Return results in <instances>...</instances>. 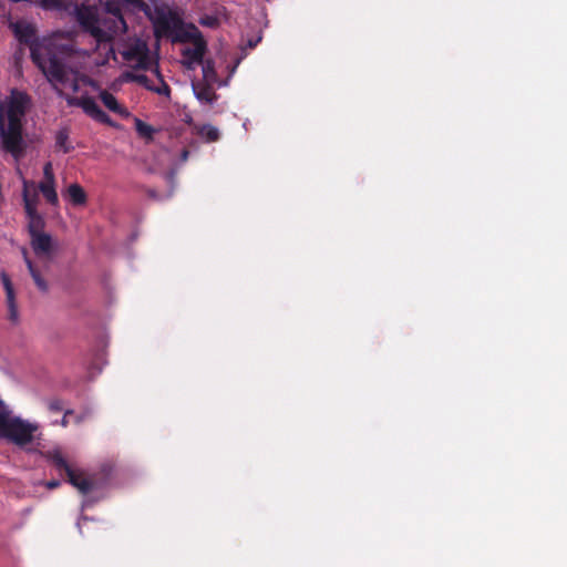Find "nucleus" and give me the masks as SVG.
<instances>
[{
	"label": "nucleus",
	"instance_id": "1",
	"mask_svg": "<svg viewBox=\"0 0 567 567\" xmlns=\"http://www.w3.org/2000/svg\"><path fill=\"white\" fill-rule=\"evenodd\" d=\"M90 55L76 47L73 39L56 35L31 45L32 62L39 68L59 95L64 90L78 93L82 85L101 91L100 85L84 71Z\"/></svg>",
	"mask_w": 567,
	"mask_h": 567
},
{
	"label": "nucleus",
	"instance_id": "2",
	"mask_svg": "<svg viewBox=\"0 0 567 567\" xmlns=\"http://www.w3.org/2000/svg\"><path fill=\"white\" fill-rule=\"evenodd\" d=\"M120 53L132 70L123 72L117 79L118 83L135 82L159 95L169 96L171 89L157 70L156 61L151 56L145 41L133 40L126 43Z\"/></svg>",
	"mask_w": 567,
	"mask_h": 567
},
{
	"label": "nucleus",
	"instance_id": "3",
	"mask_svg": "<svg viewBox=\"0 0 567 567\" xmlns=\"http://www.w3.org/2000/svg\"><path fill=\"white\" fill-rule=\"evenodd\" d=\"M30 106V95L17 89L0 102V147L16 161L23 157L25 152L22 121Z\"/></svg>",
	"mask_w": 567,
	"mask_h": 567
},
{
	"label": "nucleus",
	"instance_id": "4",
	"mask_svg": "<svg viewBox=\"0 0 567 567\" xmlns=\"http://www.w3.org/2000/svg\"><path fill=\"white\" fill-rule=\"evenodd\" d=\"M30 245L35 256L42 259V262H33L25 248L21 250L23 260L38 289L47 293L49 291V284L44 278V274L49 271L50 261L55 255L56 241L49 233L42 231L30 236Z\"/></svg>",
	"mask_w": 567,
	"mask_h": 567
},
{
	"label": "nucleus",
	"instance_id": "5",
	"mask_svg": "<svg viewBox=\"0 0 567 567\" xmlns=\"http://www.w3.org/2000/svg\"><path fill=\"white\" fill-rule=\"evenodd\" d=\"M38 430V424L13 416L9 411L0 408V439L18 446H25L32 443Z\"/></svg>",
	"mask_w": 567,
	"mask_h": 567
},
{
	"label": "nucleus",
	"instance_id": "6",
	"mask_svg": "<svg viewBox=\"0 0 567 567\" xmlns=\"http://www.w3.org/2000/svg\"><path fill=\"white\" fill-rule=\"evenodd\" d=\"M22 199L28 217L29 236L44 231V219L38 212L39 195L33 181L22 179Z\"/></svg>",
	"mask_w": 567,
	"mask_h": 567
},
{
	"label": "nucleus",
	"instance_id": "7",
	"mask_svg": "<svg viewBox=\"0 0 567 567\" xmlns=\"http://www.w3.org/2000/svg\"><path fill=\"white\" fill-rule=\"evenodd\" d=\"M76 21L90 32L99 42L106 41L111 34L103 31L99 25L97 9L95 6L82 3L75 6Z\"/></svg>",
	"mask_w": 567,
	"mask_h": 567
},
{
	"label": "nucleus",
	"instance_id": "8",
	"mask_svg": "<svg viewBox=\"0 0 567 567\" xmlns=\"http://www.w3.org/2000/svg\"><path fill=\"white\" fill-rule=\"evenodd\" d=\"M182 20L171 11L161 12L155 21L154 28L157 37H171L174 41H183Z\"/></svg>",
	"mask_w": 567,
	"mask_h": 567
},
{
	"label": "nucleus",
	"instance_id": "9",
	"mask_svg": "<svg viewBox=\"0 0 567 567\" xmlns=\"http://www.w3.org/2000/svg\"><path fill=\"white\" fill-rule=\"evenodd\" d=\"M66 103L70 106H79L81 107L85 114H87L93 120L107 124L113 125L112 120L110 116L100 109V106L96 104V102L90 97V96H65Z\"/></svg>",
	"mask_w": 567,
	"mask_h": 567
},
{
	"label": "nucleus",
	"instance_id": "10",
	"mask_svg": "<svg viewBox=\"0 0 567 567\" xmlns=\"http://www.w3.org/2000/svg\"><path fill=\"white\" fill-rule=\"evenodd\" d=\"M37 192L39 190L45 200L54 206H59V196L56 192V181L51 162H47L43 166V179L35 185Z\"/></svg>",
	"mask_w": 567,
	"mask_h": 567
},
{
	"label": "nucleus",
	"instance_id": "11",
	"mask_svg": "<svg viewBox=\"0 0 567 567\" xmlns=\"http://www.w3.org/2000/svg\"><path fill=\"white\" fill-rule=\"evenodd\" d=\"M192 38V44L183 49V56L185 59V65L188 69H193L195 64L203 62L204 54L206 52V42L198 33L197 29L194 28Z\"/></svg>",
	"mask_w": 567,
	"mask_h": 567
},
{
	"label": "nucleus",
	"instance_id": "12",
	"mask_svg": "<svg viewBox=\"0 0 567 567\" xmlns=\"http://www.w3.org/2000/svg\"><path fill=\"white\" fill-rule=\"evenodd\" d=\"M68 482L74 486L80 493L87 494L93 491L94 481L84 472L72 468L68 474Z\"/></svg>",
	"mask_w": 567,
	"mask_h": 567
},
{
	"label": "nucleus",
	"instance_id": "13",
	"mask_svg": "<svg viewBox=\"0 0 567 567\" xmlns=\"http://www.w3.org/2000/svg\"><path fill=\"white\" fill-rule=\"evenodd\" d=\"M214 84L204 81L193 82V92L200 103L213 104L217 100Z\"/></svg>",
	"mask_w": 567,
	"mask_h": 567
},
{
	"label": "nucleus",
	"instance_id": "14",
	"mask_svg": "<svg viewBox=\"0 0 567 567\" xmlns=\"http://www.w3.org/2000/svg\"><path fill=\"white\" fill-rule=\"evenodd\" d=\"M100 4L104 6L105 10L114 17L113 33H123L126 31V22L122 16L118 3L111 0H99Z\"/></svg>",
	"mask_w": 567,
	"mask_h": 567
},
{
	"label": "nucleus",
	"instance_id": "15",
	"mask_svg": "<svg viewBox=\"0 0 567 567\" xmlns=\"http://www.w3.org/2000/svg\"><path fill=\"white\" fill-rule=\"evenodd\" d=\"M99 96H100L102 103L104 104V106L106 109H109L111 112L118 114L120 116L125 117V118L131 115L128 110L125 106H123L117 101V99L113 94L107 92L106 90H101L99 93Z\"/></svg>",
	"mask_w": 567,
	"mask_h": 567
},
{
	"label": "nucleus",
	"instance_id": "16",
	"mask_svg": "<svg viewBox=\"0 0 567 567\" xmlns=\"http://www.w3.org/2000/svg\"><path fill=\"white\" fill-rule=\"evenodd\" d=\"M13 31H14L16 35L18 37V39L21 42L28 43L30 48L33 43L41 41V39L32 40V38L34 37V29L30 24L18 22V23L13 24ZM56 35H61V34L54 33V34L50 35V38L56 37ZM45 39H49V37H45ZM42 40H44V38H42Z\"/></svg>",
	"mask_w": 567,
	"mask_h": 567
},
{
	"label": "nucleus",
	"instance_id": "17",
	"mask_svg": "<svg viewBox=\"0 0 567 567\" xmlns=\"http://www.w3.org/2000/svg\"><path fill=\"white\" fill-rule=\"evenodd\" d=\"M63 195L74 206H83L87 202L84 188L78 183L69 185Z\"/></svg>",
	"mask_w": 567,
	"mask_h": 567
},
{
	"label": "nucleus",
	"instance_id": "18",
	"mask_svg": "<svg viewBox=\"0 0 567 567\" xmlns=\"http://www.w3.org/2000/svg\"><path fill=\"white\" fill-rule=\"evenodd\" d=\"M195 133L207 143L217 142L219 140V131L210 124L196 125Z\"/></svg>",
	"mask_w": 567,
	"mask_h": 567
},
{
	"label": "nucleus",
	"instance_id": "19",
	"mask_svg": "<svg viewBox=\"0 0 567 567\" xmlns=\"http://www.w3.org/2000/svg\"><path fill=\"white\" fill-rule=\"evenodd\" d=\"M200 64H202V69H203V80L202 81L208 82V83H217L218 76H217V72L215 70L214 62L210 60H206V61L200 62Z\"/></svg>",
	"mask_w": 567,
	"mask_h": 567
},
{
	"label": "nucleus",
	"instance_id": "20",
	"mask_svg": "<svg viewBox=\"0 0 567 567\" xmlns=\"http://www.w3.org/2000/svg\"><path fill=\"white\" fill-rule=\"evenodd\" d=\"M134 125L140 136L145 137L147 140L153 138L155 130L151 125H148L147 123L143 122L137 117L134 118Z\"/></svg>",
	"mask_w": 567,
	"mask_h": 567
},
{
	"label": "nucleus",
	"instance_id": "21",
	"mask_svg": "<svg viewBox=\"0 0 567 567\" xmlns=\"http://www.w3.org/2000/svg\"><path fill=\"white\" fill-rule=\"evenodd\" d=\"M50 460L52 461L53 465L58 470H63L66 475L72 470V467L69 465V463L65 461V458L62 456L60 452H53L49 455Z\"/></svg>",
	"mask_w": 567,
	"mask_h": 567
},
{
	"label": "nucleus",
	"instance_id": "22",
	"mask_svg": "<svg viewBox=\"0 0 567 567\" xmlns=\"http://www.w3.org/2000/svg\"><path fill=\"white\" fill-rule=\"evenodd\" d=\"M7 306H8V318L12 323H18L19 321V310L16 302V296L12 298H7Z\"/></svg>",
	"mask_w": 567,
	"mask_h": 567
},
{
	"label": "nucleus",
	"instance_id": "23",
	"mask_svg": "<svg viewBox=\"0 0 567 567\" xmlns=\"http://www.w3.org/2000/svg\"><path fill=\"white\" fill-rule=\"evenodd\" d=\"M44 9H62L65 6V0H40Z\"/></svg>",
	"mask_w": 567,
	"mask_h": 567
},
{
	"label": "nucleus",
	"instance_id": "24",
	"mask_svg": "<svg viewBox=\"0 0 567 567\" xmlns=\"http://www.w3.org/2000/svg\"><path fill=\"white\" fill-rule=\"evenodd\" d=\"M122 4L134 9V10H145L147 8L146 3L143 0H120Z\"/></svg>",
	"mask_w": 567,
	"mask_h": 567
},
{
	"label": "nucleus",
	"instance_id": "25",
	"mask_svg": "<svg viewBox=\"0 0 567 567\" xmlns=\"http://www.w3.org/2000/svg\"><path fill=\"white\" fill-rule=\"evenodd\" d=\"M69 135L65 130H61L56 133V145L62 147L64 152H69V147L66 146Z\"/></svg>",
	"mask_w": 567,
	"mask_h": 567
},
{
	"label": "nucleus",
	"instance_id": "26",
	"mask_svg": "<svg viewBox=\"0 0 567 567\" xmlns=\"http://www.w3.org/2000/svg\"><path fill=\"white\" fill-rule=\"evenodd\" d=\"M1 279L6 290V297L12 298L14 296V290L10 278L6 274H2Z\"/></svg>",
	"mask_w": 567,
	"mask_h": 567
},
{
	"label": "nucleus",
	"instance_id": "27",
	"mask_svg": "<svg viewBox=\"0 0 567 567\" xmlns=\"http://www.w3.org/2000/svg\"><path fill=\"white\" fill-rule=\"evenodd\" d=\"M49 408H50V410L58 412V411L62 410V403L59 400H54V401L50 402Z\"/></svg>",
	"mask_w": 567,
	"mask_h": 567
},
{
	"label": "nucleus",
	"instance_id": "28",
	"mask_svg": "<svg viewBox=\"0 0 567 567\" xmlns=\"http://www.w3.org/2000/svg\"><path fill=\"white\" fill-rule=\"evenodd\" d=\"M47 488L54 489L60 486V481L52 480L45 483Z\"/></svg>",
	"mask_w": 567,
	"mask_h": 567
},
{
	"label": "nucleus",
	"instance_id": "29",
	"mask_svg": "<svg viewBox=\"0 0 567 567\" xmlns=\"http://www.w3.org/2000/svg\"><path fill=\"white\" fill-rule=\"evenodd\" d=\"M189 152L187 150H183L181 154V158L183 162H186L188 158Z\"/></svg>",
	"mask_w": 567,
	"mask_h": 567
},
{
	"label": "nucleus",
	"instance_id": "30",
	"mask_svg": "<svg viewBox=\"0 0 567 567\" xmlns=\"http://www.w3.org/2000/svg\"><path fill=\"white\" fill-rule=\"evenodd\" d=\"M70 413H71L70 411L65 412V414H64V416H63V420H62V424H63V425H66V424H68V415H69Z\"/></svg>",
	"mask_w": 567,
	"mask_h": 567
},
{
	"label": "nucleus",
	"instance_id": "31",
	"mask_svg": "<svg viewBox=\"0 0 567 567\" xmlns=\"http://www.w3.org/2000/svg\"><path fill=\"white\" fill-rule=\"evenodd\" d=\"M203 23H205L207 25H212L213 21L210 19H207V20H204Z\"/></svg>",
	"mask_w": 567,
	"mask_h": 567
}]
</instances>
